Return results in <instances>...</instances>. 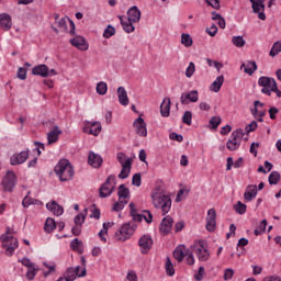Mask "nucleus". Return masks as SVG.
<instances>
[{
  "label": "nucleus",
  "mask_w": 281,
  "mask_h": 281,
  "mask_svg": "<svg viewBox=\"0 0 281 281\" xmlns=\"http://www.w3.org/2000/svg\"><path fill=\"white\" fill-rule=\"evenodd\" d=\"M151 203L156 210H160L162 216H166L170 210H172V199L170 194L166 192V189L157 186L151 191Z\"/></svg>",
  "instance_id": "nucleus-1"
},
{
  "label": "nucleus",
  "mask_w": 281,
  "mask_h": 281,
  "mask_svg": "<svg viewBox=\"0 0 281 281\" xmlns=\"http://www.w3.org/2000/svg\"><path fill=\"white\" fill-rule=\"evenodd\" d=\"M119 19L124 32H126V34H131L132 32H135L133 23H139L142 19V11H139L137 7H132L127 11V18L120 15Z\"/></svg>",
  "instance_id": "nucleus-2"
},
{
  "label": "nucleus",
  "mask_w": 281,
  "mask_h": 281,
  "mask_svg": "<svg viewBox=\"0 0 281 281\" xmlns=\"http://www.w3.org/2000/svg\"><path fill=\"white\" fill-rule=\"evenodd\" d=\"M55 173L57 175L59 181H71L74 179V167L71 162L67 159L60 160L55 167Z\"/></svg>",
  "instance_id": "nucleus-3"
},
{
  "label": "nucleus",
  "mask_w": 281,
  "mask_h": 281,
  "mask_svg": "<svg viewBox=\"0 0 281 281\" xmlns=\"http://www.w3.org/2000/svg\"><path fill=\"white\" fill-rule=\"evenodd\" d=\"M0 240L7 256H14V251L19 248V239L12 235V231L7 228V232L1 235Z\"/></svg>",
  "instance_id": "nucleus-4"
},
{
  "label": "nucleus",
  "mask_w": 281,
  "mask_h": 281,
  "mask_svg": "<svg viewBox=\"0 0 281 281\" xmlns=\"http://www.w3.org/2000/svg\"><path fill=\"white\" fill-rule=\"evenodd\" d=\"M137 229V225L135 223H126L123 224L122 227H120L115 234L114 238L115 240H120L121 243H124L125 240H128L133 234H135V231Z\"/></svg>",
  "instance_id": "nucleus-5"
},
{
  "label": "nucleus",
  "mask_w": 281,
  "mask_h": 281,
  "mask_svg": "<svg viewBox=\"0 0 281 281\" xmlns=\"http://www.w3.org/2000/svg\"><path fill=\"white\" fill-rule=\"evenodd\" d=\"M186 256L187 265H194V255L192 250L190 251V249L186 247V245L177 246V248L173 250V258L178 262H183V258H186Z\"/></svg>",
  "instance_id": "nucleus-6"
},
{
  "label": "nucleus",
  "mask_w": 281,
  "mask_h": 281,
  "mask_svg": "<svg viewBox=\"0 0 281 281\" xmlns=\"http://www.w3.org/2000/svg\"><path fill=\"white\" fill-rule=\"evenodd\" d=\"M115 186H117V179L113 175L109 176L99 189V196L101 199L111 196V194H113V190H115Z\"/></svg>",
  "instance_id": "nucleus-7"
},
{
  "label": "nucleus",
  "mask_w": 281,
  "mask_h": 281,
  "mask_svg": "<svg viewBox=\"0 0 281 281\" xmlns=\"http://www.w3.org/2000/svg\"><path fill=\"white\" fill-rule=\"evenodd\" d=\"M191 251L198 256V260L201 262H206V260H210V250L205 248L203 241H194V244L191 245Z\"/></svg>",
  "instance_id": "nucleus-8"
},
{
  "label": "nucleus",
  "mask_w": 281,
  "mask_h": 281,
  "mask_svg": "<svg viewBox=\"0 0 281 281\" xmlns=\"http://www.w3.org/2000/svg\"><path fill=\"white\" fill-rule=\"evenodd\" d=\"M258 85L262 87L261 93H263L265 95H271L272 90L276 89L278 82H276V79L271 77L262 76L258 79Z\"/></svg>",
  "instance_id": "nucleus-9"
},
{
  "label": "nucleus",
  "mask_w": 281,
  "mask_h": 281,
  "mask_svg": "<svg viewBox=\"0 0 281 281\" xmlns=\"http://www.w3.org/2000/svg\"><path fill=\"white\" fill-rule=\"evenodd\" d=\"M16 187V173L8 171L2 179V188L4 192H13Z\"/></svg>",
  "instance_id": "nucleus-10"
},
{
  "label": "nucleus",
  "mask_w": 281,
  "mask_h": 281,
  "mask_svg": "<svg viewBox=\"0 0 281 281\" xmlns=\"http://www.w3.org/2000/svg\"><path fill=\"white\" fill-rule=\"evenodd\" d=\"M85 276H87V269H80V267L77 266L76 268H68L63 278L68 281H74L77 278H85Z\"/></svg>",
  "instance_id": "nucleus-11"
},
{
  "label": "nucleus",
  "mask_w": 281,
  "mask_h": 281,
  "mask_svg": "<svg viewBox=\"0 0 281 281\" xmlns=\"http://www.w3.org/2000/svg\"><path fill=\"white\" fill-rule=\"evenodd\" d=\"M83 133L98 137L102 133V124L100 122H87L83 126Z\"/></svg>",
  "instance_id": "nucleus-12"
},
{
  "label": "nucleus",
  "mask_w": 281,
  "mask_h": 281,
  "mask_svg": "<svg viewBox=\"0 0 281 281\" xmlns=\"http://www.w3.org/2000/svg\"><path fill=\"white\" fill-rule=\"evenodd\" d=\"M27 159H30V150H24L13 154L10 157V164L11 166H21V164H25Z\"/></svg>",
  "instance_id": "nucleus-13"
},
{
  "label": "nucleus",
  "mask_w": 281,
  "mask_h": 281,
  "mask_svg": "<svg viewBox=\"0 0 281 281\" xmlns=\"http://www.w3.org/2000/svg\"><path fill=\"white\" fill-rule=\"evenodd\" d=\"M140 254H148L153 249V237L150 235H143L138 240Z\"/></svg>",
  "instance_id": "nucleus-14"
},
{
  "label": "nucleus",
  "mask_w": 281,
  "mask_h": 281,
  "mask_svg": "<svg viewBox=\"0 0 281 281\" xmlns=\"http://www.w3.org/2000/svg\"><path fill=\"white\" fill-rule=\"evenodd\" d=\"M250 3H252V11L255 14H258V19H260V21H266L267 15H265V0H250Z\"/></svg>",
  "instance_id": "nucleus-15"
},
{
  "label": "nucleus",
  "mask_w": 281,
  "mask_h": 281,
  "mask_svg": "<svg viewBox=\"0 0 281 281\" xmlns=\"http://www.w3.org/2000/svg\"><path fill=\"white\" fill-rule=\"evenodd\" d=\"M133 126H134L137 135H139V137H147L148 130L146 128V121H144L142 119V116L137 117L134 121Z\"/></svg>",
  "instance_id": "nucleus-16"
},
{
  "label": "nucleus",
  "mask_w": 281,
  "mask_h": 281,
  "mask_svg": "<svg viewBox=\"0 0 281 281\" xmlns=\"http://www.w3.org/2000/svg\"><path fill=\"white\" fill-rule=\"evenodd\" d=\"M181 104H190V102H199V91L191 90L190 92H183L180 97Z\"/></svg>",
  "instance_id": "nucleus-17"
},
{
  "label": "nucleus",
  "mask_w": 281,
  "mask_h": 281,
  "mask_svg": "<svg viewBox=\"0 0 281 281\" xmlns=\"http://www.w3.org/2000/svg\"><path fill=\"white\" fill-rule=\"evenodd\" d=\"M205 227L207 232H214L216 229V210L210 209L207 211Z\"/></svg>",
  "instance_id": "nucleus-18"
},
{
  "label": "nucleus",
  "mask_w": 281,
  "mask_h": 281,
  "mask_svg": "<svg viewBox=\"0 0 281 281\" xmlns=\"http://www.w3.org/2000/svg\"><path fill=\"white\" fill-rule=\"evenodd\" d=\"M32 74L33 76H41V78H49V67L45 64L34 66Z\"/></svg>",
  "instance_id": "nucleus-19"
},
{
  "label": "nucleus",
  "mask_w": 281,
  "mask_h": 281,
  "mask_svg": "<svg viewBox=\"0 0 281 281\" xmlns=\"http://www.w3.org/2000/svg\"><path fill=\"white\" fill-rule=\"evenodd\" d=\"M70 43L74 45V47H77V49H80L81 52H87V49H89V44H87V41L82 36L71 38Z\"/></svg>",
  "instance_id": "nucleus-20"
},
{
  "label": "nucleus",
  "mask_w": 281,
  "mask_h": 281,
  "mask_svg": "<svg viewBox=\"0 0 281 281\" xmlns=\"http://www.w3.org/2000/svg\"><path fill=\"white\" fill-rule=\"evenodd\" d=\"M102 161H103L102 156L93 151L89 153V156H88L89 166H91L92 168H100L102 166Z\"/></svg>",
  "instance_id": "nucleus-21"
},
{
  "label": "nucleus",
  "mask_w": 281,
  "mask_h": 281,
  "mask_svg": "<svg viewBox=\"0 0 281 281\" xmlns=\"http://www.w3.org/2000/svg\"><path fill=\"white\" fill-rule=\"evenodd\" d=\"M0 27L8 32L12 29V18L8 13L0 14Z\"/></svg>",
  "instance_id": "nucleus-22"
},
{
  "label": "nucleus",
  "mask_w": 281,
  "mask_h": 281,
  "mask_svg": "<svg viewBox=\"0 0 281 281\" xmlns=\"http://www.w3.org/2000/svg\"><path fill=\"white\" fill-rule=\"evenodd\" d=\"M173 223H175V220H172L171 216L164 217V220L161 221V224H160V232L162 234H170Z\"/></svg>",
  "instance_id": "nucleus-23"
},
{
  "label": "nucleus",
  "mask_w": 281,
  "mask_h": 281,
  "mask_svg": "<svg viewBox=\"0 0 281 281\" xmlns=\"http://www.w3.org/2000/svg\"><path fill=\"white\" fill-rule=\"evenodd\" d=\"M46 209L49 210L55 216H63L65 209L60 206L56 201L48 202Z\"/></svg>",
  "instance_id": "nucleus-24"
},
{
  "label": "nucleus",
  "mask_w": 281,
  "mask_h": 281,
  "mask_svg": "<svg viewBox=\"0 0 281 281\" xmlns=\"http://www.w3.org/2000/svg\"><path fill=\"white\" fill-rule=\"evenodd\" d=\"M117 196L120 201H126V203H128V201H131V190L126 188V186L120 184Z\"/></svg>",
  "instance_id": "nucleus-25"
},
{
  "label": "nucleus",
  "mask_w": 281,
  "mask_h": 281,
  "mask_svg": "<svg viewBox=\"0 0 281 281\" xmlns=\"http://www.w3.org/2000/svg\"><path fill=\"white\" fill-rule=\"evenodd\" d=\"M117 93V98H119V102L120 104H122V106H128V93L126 92V89L124 87H119L116 90Z\"/></svg>",
  "instance_id": "nucleus-26"
},
{
  "label": "nucleus",
  "mask_w": 281,
  "mask_h": 281,
  "mask_svg": "<svg viewBox=\"0 0 281 281\" xmlns=\"http://www.w3.org/2000/svg\"><path fill=\"white\" fill-rule=\"evenodd\" d=\"M258 194V187L256 184H249L246 188V191L244 193V199L246 201H251L252 199H256Z\"/></svg>",
  "instance_id": "nucleus-27"
},
{
  "label": "nucleus",
  "mask_w": 281,
  "mask_h": 281,
  "mask_svg": "<svg viewBox=\"0 0 281 281\" xmlns=\"http://www.w3.org/2000/svg\"><path fill=\"white\" fill-rule=\"evenodd\" d=\"M63 135V131L58 126H54V128L47 135L48 144H56L58 142V136Z\"/></svg>",
  "instance_id": "nucleus-28"
},
{
  "label": "nucleus",
  "mask_w": 281,
  "mask_h": 281,
  "mask_svg": "<svg viewBox=\"0 0 281 281\" xmlns=\"http://www.w3.org/2000/svg\"><path fill=\"white\" fill-rule=\"evenodd\" d=\"M133 166V160L132 159H127L124 164V166H122V170L119 173V179H128V175H131V168Z\"/></svg>",
  "instance_id": "nucleus-29"
},
{
  "label": "nucleus",
  "mask_w": 281,
  "mask_h": 281,
  "mask_svg": "<svg viewBox=\"0 0 281 281\" xmlns=\"http://www.w3.org/2000/svg\"><path fill=\"white\" fill-rule=\"evenodd\" d=\"M170 98L166 97L160 104V114L162 115V117L170 116Z\"/></svg>",
  "instance_id": "nucleus-30"
},
{
  "label": "nucleus",
  "mask_w": 281,
  "mask_h": 281,
  "mask_svg": "<svg viewBox=\"0 0 281 281\" xmlns=\"http://www.w3.org/2000/svg\"><path fill=\"white\" fill-rule=\"evenodd\" d=\"M225 82V76H218L211 85L210 89L214 93H218L221 91V87H223V83Z\"/></svg>",
  "instance_id": "nucleus-31"
},
{
  "label": "nucleus",
  "mask_w": 281,
  "mask_h": 281,
  "mask_svg": "<svg viewBox=\"0 0 281 281\" xmlns=\"http://www.w3.org/2000/svg\"><path fill=\"white\" fill-rule=\"evenodd\" d=\"M243 67L245 74H248V76H254V74L258 69V65H256V61H247V64H241V68Z\"/></svg>",
  "instance_id": "nucleus-32"
},
{
  "label": "nucleus",
  "mask_w": 281,
  "mask_h": 281,
  "mask_svg": "<svg viewBox=\"0 0 281 281\" xmlns=\"http://www.w3.org/2000/svg\"><path fill=\"white\" fill-rule=\"evenodd\" d=\"M130 210L133 221H135L136 223H142V221H144V214L137 213V210H135V203H130Z\"/></svg>",
  "instance_id": "nucleus-33"
},
{
  "label": "nucleus",
  "mask_w": 281,
  "mask_h": 281,
  "mask_svg": "<svg viewBox=\"0 0 281 281\" xmlns=\"http://www.w3.org/2000/svg\"><path fill=\"white\" fill-rule=\"evenodd\" d=\"M70 248L72 249V251H77V254H82L85 251L83 249V244L81 240H79L78 238H75L71 243H70Z\"/></svg>",
  "instance_id": "nucleus-34"
},
{
  "label": "nucleus",
  "mask_w": 281,
  "mask_h": 281,
  "mask_svg": "<svg viewBox=\"0 0 281 281\" xmlns=\"http://www.w3.org/2000/svg\"><path fill=\"white\" fill-rule=\"evenodd\" d=\"M88 213H89V210L85 209L81 213H79L77 216H75V220H74L75 225L82 226L85 224Z\"/></svg>",
  "instance_id": "nucleus-35"
},
{
  "label": "nucleus",
  "mask_w": 281,
  "mask_h": 281,
  "mask_svg": "<svg viewBox=\"0 0 281 281\" xmlns=\"http://www.w3.org/2000/svg\"><path fill=\"white\" fill-rule=\"evenodd\" d=\"M109 227H113V222L103 223V229L99 232V237L103 243H106V234L109 232Z\"/></svg>",
  "instance_id": "nucleus-36"
},
{
  "label": "nucleus",
  "mask_w": 281,
  "mask_h": 281,
  "mask_svg": "<svg viewBox=\"0 0 281 281\" xmlns=\"http://www.w3.org/2000/svg\"><path fill=\"white\" fill-rule=\"evenodd\" d=\"M44 229L47 232V234H52V232L56 229V221H54L52 217H48L45 222Z\"/></svg>",
  "instance_id": "nucleus-37"
},
{
  "label": "nucleus",
  "mask_w": 281,
  "mask_h": 281,
  "mask_svg": "<svg viewBox=\"0 0 281 281\" xmlns=\"http://www.w3.org/2000/svg\"><path fill=\"white\" fill-rule=\"evenodd\" d=\"M243 137H245V131L243 128H239V130L233 132L231 135V139L235 140L239 144L243 142Z\"/></svg>",
  "instance_id": "nucleus-38"
},
{
  "label": "nucleus",
  "mask_w": 281,
  "mask_h": 281,
  "mask_svg": "<svg viewBox=\"0 0 281 281\" xmlns=\"http://www.w3.org/2000/svg\"><path fill=\"white\" fill-rule=\"evenodd\" d=\"M280 52H281V42L278 41L272 45V47L269 52V56H271V58H276V56H278V54H280Z\"/></svg>",
  "instance_id": "nucleus-39"
},
{
  "label": "nucleus",
  "mask_w": 281,
  "mask_h": 281,
  "mask_svg": "<svg viewBox=\"0 0 281 281\" xmlns=\"http://www.w3.org/2000/svg\"><path fill=\"white\" fill-rule=\"evenodd\" d=\"M270 186H278L280 182V172L272 171L268 178Z\"/></svg>",
  "instance_id": "nucleus-40"
},
{
  "label": "nucleus",
  "mask_w": 281,
  "mask_h": 281,
  "mask_svg": "<svg viewBox=\"0 0 281 281\" xmlns=\"http://www.w3.org/2000/svg\"><path fill=\"white\" fill-rule=\"evenodd\" d=\"M106 91H109L106 82L101 81L97 85V93H99V95H106Z\"/></svg>",
  "instance_id": "nucleus-41"
},
{
  "label": "nucleus",
  "mask_w": 281,
  "mask_h": 281,
  "mask_svg": "<svg viewBox=\"0 0 281 281\" xmlns=\"http://www.w3.org/2000/svg\"><path fill=\"white\" fill-rule=\"evenodd\" d=\"M226 148L228 150H238V148H240V143H238V140H234L233 138H229L226 143Z\"/></svg>",
  "instance_id": "nucleus-42"
},
{
  "label": "nucleus",
  "mask_w": 281,
  "mask_h": 281,
  "mask_svg": "<svg viewBox=\"0 0 281 281\" xmlns=\"http://www.w3.org/2000/svg\"><path fill=\"white\" fill-rule=\"evenodd\" d=\"M127 204L128 202L119 199V201L113 204V211L122 212V210H124V207H126Z\"/></svg>",
  "instance_id": "nucleus-43"
},
{
  "label": "nucleus",
  "mask_w": 281,
  "mask_h": 281,
  "mask_svg": "<svg viewBox=\"0 0 281 281\" xmlns=\"http://www.w3.org/2000/svg\"><path fill=\"white\" fill-rule=\"evenodd\" d=\"M30 194H32V192L29 191L25 198L23 199L22 201L23 207H29L30 205H34V203H36V200L31 198Z\"/></svg>",
  "instance_id": "nucleus-44"
},
{
  "label": "nucleus",
  "mask_w": 281,
  "mask_h": 281,
  "mask_svg": "<svg viewBox=\"0 0 281 281\" xmlns=\"http://www.w3.org/2000/svg\"><path fill=\"white\" fill-rule=\"evenodd\" d=\"M166 273L170 277L175 276V266H172V261L169 257L166 259Z\"/></svg>",
  "instance_id": "nucleus-45"
},
{
  "label": "nucleus",
  "mask_w": 281,
  "mask_h": 281,
  "mask_svg": "<svg viewBox=\"0 0 281 281\" xmlns=\"http://www.w3.org/2000/svg\"><path fill=\"white\" fill-rule=\"evenodd\" d=\"M232 43L233 45H235V47H243L244 45H246L245 38H243V36L240 35L233 36Z\"/></svg>",
  "instance_id": "nucleus-46"
},
{
  "label": "nucleus",
  "mask_w": 281,
  "mask_h": 281,
  "mask_svg": "<svg viewBox=\"0 0 281 281\" xmlns=\"http://www.w3.org/2000/svg\"><path fill=\"white\" fill-rule=\"evenodd\" d=\"M181 43L184 45V47H192V37L190 36V34H186L183 33L181 35Z\"/></svg>",
  "instance_id": "nucleus-47"
},
{
  "label": "nucleus",
  "mask_w": 281,
  "mask_h": 281,
  "mask_svg": "<svg viewBox=\"0 0 281 281\" xmlns=\"http://www.w3.org/2000/svg\"><path fill=\"white\" fill-rule=\"evenodd\" d=\"M267 229V220L261 221L258 228L255 229V236H260L265 234V231Z\"/></svg>",
  "instance_id": "nucleus-48"
},
{
  "label": "nucleus",
  "mask_w": 281,
  "mask_h": 281,
  "mask_svg": "<svg viewBox=\"0 0 281 281\" xmlns=\"http://www.w3.org/2000/svg\"><path fill=\"white\" fill-rule=\"evenodd\" d=\"M234 210L237 214H245V212H247V205L238 201L237 204L234 205Z\"/></svg>",
  "instance_id": "nucleus-49"
},
{
  "label": "nucleus",
  "mask_w": 281,
  "mask_h": 281,
  "mask_svg": "<svg viewBox=\"0 0 281 281\" xmlns=\"http://www.w3.org/2000/svg\"><path fill=\"white\" fill-rule=\"evenodd\" d=\"M183 124H187V126H192V112L186 111L182 116Z\"/></svg>",
  "instance_id": "nucleus-50"
},
{
  "label": "nucleus",
  "mask_w": 281,
  "mask_h": 281,
  "mask_svg": "<svg viewBox=\"0 0 281 281\" xmlns=\"http://www.w3.org/2000/svg\"><path fill=\"white\" fill-rule=\"evenodd\" d=\"M37 271H38V270L35 269L34 266L27 268V271H26V279H27V280H34V278H36V272H37Z\"/></svg>",
  "instance_id": "nucleus-51"
},
{
  "label": "nucleus",
  "mask_w": 281,
  "mask_h": 281,
  "mask_svg": "<svg viewBox=\"0 0 281 281\" xmlns=\"http://www.w3.org/2000/svg\"><path fill=\"white\" fill-rule=\"evenodd\" d=\"M194 71H196V67L194 66V63L191 61L186 69L187 78H192V76H194Z\"/></svg>",
  "instance_id": "nucleus-52"
},
{
  "label": "nucleus",
  "mask_w": 281,
  "mask_h": 281,
  "mask_svg": "<svg viewBox=\"0 0 281 281\" xmlns=\"http://www.w3.org/2000/svg\"><path fill=\"white\" fill-rule=\"evenodd\" d=\"M115 34V27L112 25H108V27L104 30L103 37L104 38H111V36H114Z\"/></svg>",
  "instance_id": "nucleus-53"
},
{
  "label": "nucleus",
  "mask_w": 281,
  "mask_h": 281,
  "mask_svg": "<svg viewBox=\"0 0 281 281\" xmlns=\"http://www.w3.org/2000/svg\"><path fill=\"white\" fill-rule=\"evenodd\" d=\"M132 186L139 188L142 186V173H135L132 178Z\"/></svg>",
  "instance_id": "nucleus-54"
},
{
  "label": "nucleus",
  "mask_w": 281,
  "mask_h": 281,
  "mask_svg": "<svg viewBox=\"0 0 281 281\" xmlns=\"http://www.w3.org/2000/svg\"><path fill=\"white\" fill-rule=\"evenodd\" d=\"M210 125L212 128H218V126H221V116H213L210 120Z\"/></svg>",
  "instance_id": "nucleus-55"
},
{
  "label": "nucleus",
  "mask_w": 281,
  "mask_h": 281,
  "mask_svg": "<svg viewBox=\"0 0 281 281\" xmlns=\"http://www.w3.org/2000/svg\"><path fill=\"white\" fill-rule=\"evenodd\" d=\"M214 21H217L218 23V26L222 29V30H225V19H223V16H221V14H215L213 16Z\"/></svg>",
  "instance_id": "nucleus-56"
},
{
  "label": "nucleus",
  "mask_w": 281,
  "mask_h": 281,
  "mask_svg": "<svg viewBox=\"0 0 281 281\" xmlns=\"http://www.w3.org/2000/svg\"><path fill=\"white\" fill-rule=\"evenodd\" d=\"M116 159H117L119 164H121V166H124V164H126V161H128V159H131V158H127L124 153H119L116 155Z\"/></svg>",
  "instance_id": "nucleus-57"
},
{
  "label": "nucleus",
  "mask_w": 281,
  "mask_h": 281,
  "mask_svg": "<svg viewBox=\"0 0 281 281\" xmlns=\"http://www.w3.org/2000/svg\"><path fill=\"white\" fill-rule=\"evenodd\" d=\"M18 78L20 80H25L27 78V70H25L23 67H20L18 70Z\"/></svg>",
  "instance_id": "nucleus-58"
},
{
  "label": "nucleus",
  "mask_w": 281,
  "mask_h": 281,
  "mask_svg": "<svg viewBox=\"0 0 281 281\" xmlns=\"http://www.w3.org/2000/svg\"><path fill=\"white\" fill-rule=\"evenodd\" d=\"M258 128V123L252 121L249 125L246 126V133H254Z\"/></svg>",
  "instance_id": "nucleus-59"
},
{
  "label": "nucleus",
  "mask_w": 281,
  "mask_h": 281,
  "mask_svg": "<svg viewBox=\"0 0 281 281\" xmlns=\"http://www.w3.org/2000/svg\"><path fill=\"white\" fill-rule=\"evenodd\" d=\"M205 276V268L200 267L198 273H195L194 278L198 281L203 280V277Z\"/></svg>",
  "instance_id": "nucleus-60"
},
{
  "label": "nucleus",
  "mask_w": 281,
  "mask_h": 281,
  "mask_svg": "<svg viewBox=\"0 0 281 281\" xmlns=\"http://www.w3.org/2000/svg\"><path fill=\"white\" fill-rule=\"evenodd\" d=\"M143 218L146 223H153V213H150V211H144Z\"/></svg>",
  "instance_id": "nucleus-61"
},
{
  "label": "nucleus",
  "mask_w": 281,
  "mask_h": 281,
  "mask_svg": "<svg viewBox=\"0 0 281 281\" xmlns=\"http://www.w3.org/2000/svg\"><path fill=\"white\" fill-rule=\"evenodd\" d=\"M169 139H172L173 142H183V136L173 132L169 135Z\"/></svg>",
  "instance_id": "nucleus-62"
},
{
  "label": "nucleus",
  "mask_w": 281,
  "mask_h": 281,
  "mask_svg": "<svg viewBox=\"0 0 281 281\" xmlns=\"http://www.w3.org/2000/svg\"><path fill=\"white\" fill-rule=\"evenodd\" d=\"M126 280L127 281H137V273H135L134 271L127 272Z\"/></svg>",
  "instance_id": "nucleus-63"
},
{
  "label": "nucleus",
  "mask_w": 281,
  "mask_h": 281,
  "mask_svg": "<svg viewBox=\"0 0 281 281\" xmlns=\"http://www.w3.org/2000/svg\"><path fill=\"white\" fill-rule=\"evenodd\" d=\"M262 281H281V278L278 276L266 277Z\"/></svg>",
  "instance_id": "nucleus-64"
}]
</instances>
